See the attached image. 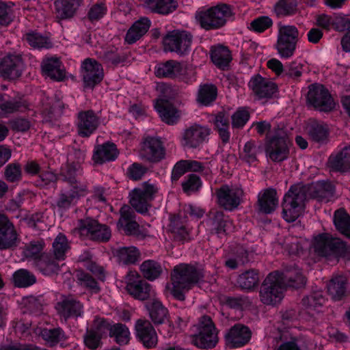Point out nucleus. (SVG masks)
<instances>
[{
  "label": "nucleus",
  "instance_id": "5701e85b",
  "mask_svg": "<svg viewBox=\"0 0 350 350\" xmlns=\"http://www.w3.org/2000/svg\"><path fill=\"white\" fill-rule=\"evenodd\" d=\"M136 338L146 348L154 347L158 342L157 332L150 321L139 319L135 325Z\"/></svg>",
  "mask_w": 350,
  "mask_h": 350
},
{
  "label": "nucleus",
  "instance_id": "2eb2a0df",
  "mask_svg": "<svg viewBox=\"0 0 350 350\" xmlns=\"http://www.w3.org/2000/svg\"><path fill=\"white\" fill-rule=\"evenodd\" d=\"M139 156L143 160L157 163L165 159V148L159 138L148 136L141 144Z\"/></svg>",
  "mask_w": 350,
  "mask_h": 350
},
{
  "label": "nucleus",
  "instance_id": "58836bf2",
  "mask_svg": "<svg viewBox=\"0 0 350 350\" xmlns=\"http://www.w3.org/2000/svg\"><path fill=\"white\" fill-rule=\"evenodd\" d=\"M37 269L44 275H51L57 273L59 270V266L57 259L52 256L43 254L35 261Z\"/></svg>",
  "mask_w": 350,
  "mask_h": 350
},
{
  "label": "nucleus",
  "instance_id": "e2e57ef3",
  "mask_svg": "<svg viewBox=\"0 0 350 350\" xmlns=\"http://www.w3.org/2000/svg\"><path fill=\"white\" fill-rule=\"evenodd\" d=\"M273 25L272 19L268 16H260L254 19L248 28L256 33H262Z\"/></svg>",
  "mask_w": 350,
  "mask_h": 350
},
{
  "label": "nucleus",
  "instance_id": "b1692460",
  "mask_svg": "<svg viewBox=\"0 0 350 350\" xmlns=\"http://www.w3.org/2000/svg\"><path fill=\"white\" fill-rule=\"evenodd\" d=\"M23 69V63L20 56L8 55L0 58V75L5 79H14L19 77Z\"/></svg>",
  "mask_w": 350,
  "mask_h": 350
},
{
  "label": "nucleus",
  "instance_id": "a19ab883",
  "mask_svg": "<svg viewBox=\"0 0 350 350\" xmlns=\"http://www.w3.org/2000/svg\"><path fill=\"white\" fill-rule=\"evenodd\" d=\"M109 336L119 345H127L131 339V333L128 327L120 323L112 324Z\"/></svg>",
  "mask_w": 350,
  "mask_h": 350
},
{
  "label": "nucleus",
  "instance_id": "f257e3e1",
  "mask_svg": "<svg viewBox=\"0 0 350 350\" xmlns=\"http://www.w3.org/2000/svg\"><path fill=\"white\" fill-rule=\"evenodd\" d=\"M334 191L333 185L325 180L311 185H292L283 198L282 218L288 223L295 221L304 211L306 202L309 198L323 201L332 196Z\"/></svg>",
  "mask_w": 350,
  "mask_h": 350
},
{
  "label": "nucleus",
  "instance_id": "6e6552de",
  "mask_svg": "<svg viewBox=\"0 0 350 350\" xmlns=\"http://www.w3.org/2000/svg\"><path fill=\"white\" fill-rule=\"evenodd\" d=\"M158 193L159 188L156 185L144 182L140 187L129 192V203L136 212L145 215L148 212L151 202Z\"/></svg>",
  "mask_w": 350,
  "mask_h": 350
},
{
  "label": "nucleus",
  "instance_id": "774afa93",
  "mask_svg": "<svg viewBox=\"0 0 350 350\" xmlns=\"http://www.w3.org/2000/svg\"><path fill=\"white\" fill-rule=\"evenodd\" d=\"M4 176L8 182H18L22 178V170L21 165L18 163H12L8 164L5 168Z\"/></svg>",
  "mask_w": 350,
  "mask_h": 350
},
{
  "label": "nucleus",
  "instance_id": "a878e982",
  "mask_svg": "<svg viewBox=\"0 0 350 350\" xmlns=\"http://www.w3.org/2000/svg\"><path fill=\"white\" fill-rule=\"evenodd\" d=\"M55 309L57 313L65 319L81 317L83 313V304L71 296L65 297L57 303Z\"/></svg>",
  "mask_w": 350,
  "mask_h": 350
},
{
  "label": "nucleus",
  "instance_id": "6e6d98bb",
  "mask_svg": "<svg viewBox=\"0 0 350 350\" xmlns=\"http://www.w3.org/2000/svg\"><path fill=\"white\" fill-rule=\"evenodd\" d=\"M78 284L92 293H98L100 288L97 281L89 273L81 271L77 275Z\"/></svg>",
  "mask_w": 350,
  "mask_h": 350
},
{
  "label": "nucleus",
  "instance_id": "4be33fe9",
  "mask_svg": "<svg viewBox=\"0 0 350 350\" xmlns=\"http://www.w3.org/2000/svg\"><path fill=\"white\" fill-rule=\"evenodd\" d=\"M99 118L93 110L81 111L77 115V133L83 137L92 135L99 125Z\"/></svg>",
  "mask_w": 350,
  "mask_h": 350
},
{
  "label": "nucleus",
  "instance_id": "680f3d73",
  "mask_svg": "<svg viewBox=\"0 0 350 350\" xmlns=\"http://www.w3.org/2000/svg\"><path fill=\"white\" fill-rule=\"evenodd\" d=\"M297 44L277 38L275 49L281 58L288 59L291 57L296 50Z\"/></svg>",
  "mask_w": 350,
  "mask_h": 350
},
{
  "label": "nucleus",
  "instance_id": "7c9ffc66",
  "mask_svg": "<svg viewBox=\"0 0 350 350\" xmlns=\"http://www.w3.org/2000/svg\"><path fill=\"white\" fill-rule=\"evenodd\" d=\"M150 21L143 17L135 21L128 29L124 37V41L129 44H133L139 40L149 29Z\"/></svg>",
  "mask_w": 350,
  "mask_h": 350
},
{
  "label": "nucleus",
  "instance_id": "338daca9",
  "mask_svg": "<svg viewBox=\"0 0 350 350\" xmlns=\"http://www.w3.org/2000/svg\"><path fill=\"white\" fill-rule=\"evenodd\" d=\"M307 348L308 344L303 338L291 337L289 340L284 341L278 350H304Z\"/></svg>",
  "mask_w": 350,
  "mask_h": 350
},
{
  "label": "nucleus",
  "instance_id": "473e14b6",
  "mask_svg": "<svg viewBox=\"0 0 350 350\" xmlns=\"http://www.w3.org/2000/svg\"><path fill=\"white\" fill-rule=\"evenodd\" d=\"M210 54L213 63L221 70H226L232 60L230 51L227 46L221 44L211 46Z\"/></svg>",
  "mask_w": 350,
  "mask_h": 350
},
{
  "label": "nucleus",
  "instance_id": "4468645a",
  "mask_svg": "<svg viewBox=\"0 0 350 350\" xmlns=\"http://www.w3.org/2000/svg\"><path fill=\"white\" fill-rule=\"evenodd\" d=\"M77 228L81 236H86L94 241H107L111 235V230L107 226L100 224L96 220L91 218L80 219Z\"/></svg>",
  "mask_w": 350,
  "mask_h": 350
},
{
  "label": "nucleus",
  "instance_id": "412c9836",
  "mask_svg": "<svg viewBox=\"0 0 350 350\" xmlns=\"http://www.w3.org/2000/svg\"><path fill=\"white\" fill-rule=\"evenodd\" d=\"M251 336L252 333L248 327L237 323L226 332L224 340L229 349H237L247 344Z\"/></svg>",
  "mask_w": 350,
  "mask_h": 350
},
{
  "label": "nucleus",
  "instance_id": "9d476101",
  "mask_svg": "<svg viewBox=\"0 0 350 350\" xmlns=\"http://www.w3.org/2000/svg\"><path fill=\"white\" fill-rule=\"evenodd\" d=\"M185 71L183 64L176 60H167L165 62L158 63L154 68V73L157 78L175 79L180 78L187 83H191L196 80V74L191 70L187 77L183 75Z\"/></svg>",
  "mask_w": 350,
  "mask_h": 350
},
{
  "label": "nucleus",
  "instance_id": "5fc2aeb1",
  "mask_svg": "<svg viewBox=\"0 0 350 350\" xmlns=\"http://www.w3.org/2000/svg\"><path fill=\"white\" fill-rule=\"evenodd\" d=\"M277 38L297 44L299 39V32L294 25H280Z\"/></svg>",
  "mask_w": 350,
  "mask_h": 350
},
{
  "label": "nucleus",
  "instance_id": "052dcab7",
  "mask_svg": "<svg viewBox=\"0 0 350 350\" xmlns=\"http://www.w3.org/2000/svg\"><path fill=\"white\" fill-rule=\"evenodd\" d=\"M297 0H280L276 3L275 10L278 15L291 16L297 11Z\"/></svg>",
  "mask_w": 350,
  "mask_h": 350
},
{
  "label": "nucleus",
  "instance_id": "39448f33",
  "mask_svg": "<svg viewBox=\"0 0 350 350\" xmlns=\"http://www.w3.org/2000/svg\"><path fill=\"white\" fill-rule=\"evenodd\" d=\"M291 146V142L286 131L283 128H274L266 136V156L275 163L286 161L289 157Z\"/></svg>",
  "mask_w": 350,
  "mask_h": 350
},
{
  "label": "nucleus",
  "instance_id": "2f4dec72",
  "mask_svg": "<svg viewBox=\"0 0 350 350\" xmlns=\"http://www.w3.org/2000/svg\"><path fill=\"white\" fill-rule=\"evenodd\" d=\"M154 107L163 122L171 125L177 122L179 117L178 111L167 100L157 99Z\"/></svg>",
  "mask_w": 350,
  "mask_h": 350
},
{
  "label": "nucleus",
  "instance_id": "72a5a7b5",
  "mask_svg": "<svg viewBox=\"0 0 350 350\" xmlns=\"http://www.w3.org/2000/svg\"><path fill=\"white\" fill-rule=\"evenodd\" d=\"M82 174V167L79 164H75V161H71V159H68V162L62 165L59 172L60 178L67 182L70 187L83 184L77 180V176Z\"/></svg>",
  "mask_w": 350,
  "mask_h": 350
},
{
  "label": "nucleus",
  "instance_id": "aec40b11",
  "mask_svg": "<svg viewBox=\"0 0 350 350\" xmlns=\"http://www.w3.org/2000/svg\"><path fill=\"white\" fill-rule=\"evenodd\" d=\"M81 74L85 88H93L101 82L104 73L102 65L96 60L87 58L81 64Z\"/></svg>",
  "mask_w": 350,
  "mask_h": 350
},
{
  "label": "nucleus",
  "instance_id": "37998d69",
  "mask_svg": "<svg viewBox=\"0 0 350 350\" xmlns=\"http://www.w3.org/2000/svg\"><path fill=\"white\" fill-rule=\"evenodd\" d=\"M217 96L216 86L213 84L206 83L200 86L197 100L204 106H208L216 100Z\"/></svg>",
  "mask_w": 350,
  "mask_h": 350
},
{
  "label": "nucleus",
  "instance_id": "13d9d810",
  "mask_svg": "<svg viewBox=\"0 0 350 350\" xmlns=\"http://www.w3.org/2000/svg\"><path fill=\"white\" fill-rule=\"evenodd\" d=\"M258 274L254 271H246L239 276L238 283L243 289L250 290L258 284Z\"/></svg>",
  "mask_w": 350,
  "mask_h": 350
},
{
  "label": "nucleus",
  "instance_id": "423d86ee",
  "mask_svg": "<svg viewBox=\"0 0 350 350\" xmlns=\"http://www.w3.org/2000/svg\"><path fill=\"white\" fill-rule=\"evenodd\" d=\"M233 14L230 5L220 3L216 6L198 11L196 18L203 29L212 30L224 27Z\"/></svg>",
  "mask_w": 350,
  "mask_h": 350
},
{
  "label": "nucleus",
  "instance_id": "f03ea898",
  "mask_svg": "<svg viewBox=\"0 0 350 350\" xmlns=\"http://www.w3.org/2000/svg\"><path fill=\"white\" fill-rule=\"evenodd\" d=\"M306 282L301 269L295 265L286 267L282 272L270 273L260 288V299L265 305L275 306L283 299L286 287L298 288L304 286Z\"/></svg>",
  "mask_w": 350,
  "mask_h": 350
},
{
  "label": "nucleus",
  "instance_id": "4c0bfd02",
  "mask_svg": "<svg viewBox=\"0 0 350 350\" xmlns=\"http://www.w3.org/2000/svg\"><path fill=\"white\" fill-rule=\"evenodd\" d=\"M28 108V102L22 98H12L0 103V109L4 115L23 112Z\"/></svg>",
  "mask_w": 350,
  "mask_h": 350
},
{
  "label": "nucleus",
  "instance_id": "a211bd4d",
  "mask_svg": "<svg viewBox=\"0 0 350 350\" xmlns=\"http://www.w3.org/2000/svg\"><path fill=\"white\" fill-rule=\"evenodd\" d=\"M20 242V235L13 222L8 217L0 213V250L16 247Z\"/></svg>",
  "mask_w": 350,
  "mask_h": 350
},
{
  "label": "nucleus",
  "instance_id": "f3484780",
  "mask_svg": "<svg viewBox=\"0 0 350 350\" xmlns=\"http://www.w3.org/2000/svg\"><path fill=\"white\" fill-rule=\"evenodd\" d=\"M125 280L126 291L135 299L143 301L154 295L151 285L141 280L137 271H130L126 275Z\"/></svg>",
  "mask_w": 350,
  "mask_h": 350
},
{
  "label": "nucleus",
  "instance_id": "f8f14e48",
  "mask_svg": "<svg viewBox=\"0 0 350 350\" xmlns=\"http://www.w3.org/2000/svg\"><path fill=\"white\" fill-rule=\"evenodd\" d=\"M211 134V129L204 125L193 124L185 128L180 136V143L184 148H198Z\"/></svg>",
  "mask_w": 350,
  "mask_h": 350
},
{
  "label": "nucleus",
  "instance_id": "6ab92c4d",
  "mask_svg": "<svg viewBox=\"0 0 350 350\" xmlns=\"http://www.w3.org/2000/svg\"><path fill=\"white\" fill-rule=\"evenodd\" d=\"M87 193V187L85 184H77L69 187L68 189H62L56 201V206L61 212L68 210L75 205L78 200Z\"/></svg>",
  "mask_w": 350,
  "mask_h": 350
},
{
  "label": "nucleus",
  "instance_id": "0e129e2a",
  "mask_svg": "<svg viewBox=\"0 0 350 350\" xmlns=\"http://www.w3.org/2000/svg\"><path fill=\"white\" fill-rule=\"evenodd\" d=\"M250 114L245 107L239 108L232 116V126L235 129L243 128L249 121Z\"/></svg>",
  "mask_w": 350,
  "mask_h": 350
},
{
  "label": "nucleus",
  "instance_id": "f704fd0d",
  "mask_svg": "<svg viewBox=\"0 0 350 350\" xmlns=\"http://www.w3.org/2000/svg\"><path fill=\"white\" fill-rule=\"evenodd\" d=\"M54 4L57 17L61 20L72 18L80 5L79 0H55Z\"/></svg>",
  "mask_w": 350,
  "mask_h": 350
},
{
  "label": "nucleus",
  "instance_id": "a18cd8bd",
  "mask_svg": "<svg viewBox=\"0 0 350 350\" xmlns=\"http://www.w3.org/2000/svg\"><path fill=\"white\" fill-rule=\"evenodd\" d=\"M40 336L42 339L51 347L59 342H64L66 340V335L61 327L43 329L40 332Z\"/></svg>",
  "mask_w": 350,
  "mask_h": 350
},
{
  "label": "nucleus",
  "instance_id": "ddd939ff",
  "mask_svg": "<svg viewBox=\"0 0 350 350\" xmlns=\"http://www.w3.org/2000/svg\"><path fill=\"white\" fill-rule=\"evenodd\" d=\"M247 85L252 95L258 100L272 98L278 92V87L275 83L260 74L252 76Z\"/></svg>",
  "mask_w": 350,
  "mask_h": 350
},
{
  "label": "nucleus",
  "instance_id": "bf43d9fd",
  "mask_svg": "<svg viewBox=\"0 0 350 350\" xmlns=\"http://www.w3.org/2000/svg\"><path fill=\"white\" fill-rule=\"evenodd\" d=\"M44 247L43 240L31 241L24 249V256L27 258H32L36 261L42 254Z\"/></svg>",
  "mask_w": 350,
  "mask_h": 350
},
{
  "label": "nucleus",
  "instance_id": "7ed1b4c3",
  "mask_svg": "<svg viewBox=\"0 0 350 350\" xmlns=\"http://www.w3.org/2000/svg\"><path fill=\"white\" fill-rule=\"evenodd\" d=\"M204 278L202 271L189 264H180L174 267L172 273L173 296L180 301L185 299V292Z\"/></svg>",
  "mask_w": 350,
  "mask_h": 350
},
{
  "label": "nucleus",
  "instance_id": "79ce46f5",
  "mask_svg": "<svg viewBox=\"0 0 350 350\" xmlns=\"http://www.w3.org/2000/svg\"><path fill=\"white\" fill-rule=\"evenodd\" d=\"M347 278L343 275L333 278L327 284V291L335 300H339L346 292Z\"/></svg>",
  "mask_w": 350,
  "mask_h": 350
},
{
  "label": "nucleus",
  "instance_id": "8fccbe9b",
  "mask_svg": "<svg viewBox=\"0 0 350 350\" xmlns=\"http://www.w3.org/2000/svg\"><path fill=\"white\" fill-rule=\"evenodd\" d=\"M260 147L255 141L247 142L240 152V159L248 164H252L258 160V155L260 153Z\"/></svg>",
  "mask_w": 350,
  "mask_h": 350
},
{
  "label": "nucleus",
  "instance_id": "9b49d317",
  "mask_svg": "<svg viewBox=\"0 0 350 350\" xmlns=\"http://www.w3.org/2000/svg\"><path fill=\"white\" fill-rule=\"evenodd\" d=\"M215 195L219 206L232 211L241 204L244 192L241 187L225 184L215 190Z\"/></svg>",
  "mask_w": 350,
  "mask_h": 350
},
{
  "label": "nucleus",
  "instance_id": "09e8293b",
  "mask_svg": "<svg viewBox=\"0 0 350 350\" xmlns=\"http://www.w3.org/2000/svg\"><path fill=\"white\" fill-rule=\"evenodd\" d=\"M334 223L342 234L350 239V216L344 209H339L335 212Z\"/></svg>",
  "mask_w": 350,
  "mask_h": 350
},
{
  "label": "nucleus",
  "instance_id": "cd10ccee",
  "mask_svg": "<svg viewBox=\"0 0 350 350\" xmlns=\"http://www.w3.org/2000/svg\"><path fill=\"white\" fill-rule=\"evenodd\" d=\"M231 224L229 218L222 211L211 213L206 221V226L210 232L218 236L225 234Z\"/></svg>",
  "mask_w": 350,
  "mask_h": 350
},
{
  "label": "nucleus",
  "instance_id": "864d4df0",
  "mask_svg": "<svg viewBox=\"0 0 350 350\" xmlns=\"http://www.w3.org/2000/svg\"><path fill=\"white\" fill-rule=\"evenodd\" d=\"M28 44L35 49H49L52 46L50 40L40 33L31 31L25 34Z\"/></svg>",
  "mask_w": 350,
  "mask_h": 350
},
{
  "label": "nucleus",
  "instance_id": "e433bc0d",
  "mask_svg": "<svg viewBox=\"0 0 350 350\" xmlns=\"http://www.w3.org/2000/svg\"><path fill=\"white\" fill-rule=\"evenodd\" d=\"M145 4L151 12L163 15L173 12L178 6L175 0H146Z\"/></svg>",
  "mask_w": 350,
  "mask_h": 350
},
{
  "label": "nucleus",
  "instance_id": "bb28decb",
  "mask_svg": "<svg viewBox=\"0 0 350 350\" xmlns=\"http://www.w3.org/2000/svg\"><path fill=\"white\" fill-rule=\"evenodd\" d=\"M187 222V217L182 213L170 216L169 228L176 241L183 242L190 239Z\"/></svg>",
  "mask_w": 350,
  "mask_h": 350
},
{
  "label": "nucleus",
  "instance_id": "49530a36",
  "mask_svg": "<svg viewBox=\"0 0 350 350\" xmlns=\"http://www.w3.org/2000/svg\"><path fill=\"white\" fill-rule=\"evenodd\" d=\"M12 282L16 287L27 288L36 282V278L27 269H21L12 274Z\"/></svg>",
  "mask_w": 350,
  "mask_h": 350
},
{
  "label": "nucleus",
  "instance_id": "c756f323",
  "mask_svg": "<svg viewBox=\"0 0 350 350\" xmlns=\"http://www.w3.org/2000/svg\"><path fill=\"white\" fill-rule=\"evenodd\" d=\"M259 211L265 214L273 213L278 205L275 189L269 188L260 191L258 196Z\"/></svg>",
  "mask_w": 350,
  "mask_h": 350
},
{
  "label": "nucleus",
  "instance_id": "3c124183",
  "mask_svg": "<svg viewBox=\"0 0 350 350\" xmlns=\"http://www.w3.org/2000/svg\"><path fill=\"white\" fill-rule=\"evenodd\" d=\"M69 249L70 245L66 235L58 234L53 243V252L55 258L58 260H64Z\"/></svg>",
  "mask_w": 350,
  "mask_h": 350
},
{
  "label": "nucleus",
  "instance_id": "c85d7f7f",
  "mask_svg": "<svg viewBox=\"0 0 350 350\" xmlns=\"http://www.w3.org/2000/svg\"><path fill=\"white\" fill-rule=\"evenodd\" d=\"M118 153L116 146L113 143L107 142L95 147L92 159L96 163L103 164L115 161Z\"/></svg>",
  "mask_w": 350,
  "mask_h": 350
},
{
  "label": "nucleus",
  "instance_id": "0eeeda50",
  "mask_svg": "<svg viewBox=\"0 0 350 350\" xmlns=\"http://www.w3.org/2000/svg\"><path fill=\"white\" fill-rule=\"evenodd\" d=\"M218 330L211 318L202 316L197 325V332L192 335L191 342L202 349L214 348L218 342Z\"/></svg>",
  "mask_w": 350,
  "mask_h": 350
},
{
  "label": "nucleus",
  "instance_id": "c9c22d12",
  "mask_svg": "<svg viewBox=\"0 0 350 350\" xmlns=\"http://www.w3.org/2000/svg\"><path fill=\"white\" fill-rule=\"evenodd\" d=\"M215 130L217 132L223 144H227L230 141V121L229 117L224 112L217 113L213 120Z\"/></svg>",
  "mask_w": 350,
  "mask_h": 350
},
{
  "label": "nucleus",
  "instance_id": "4d7b16f0",
  "mask_svg": "<svg viewBox=\"0 0 350 350\" xmlns=\"http://www.w3.org/2000/svg\"><path fill=\"white\" fill-rule=\"evenodd\" d=\"M107 12V7L103 2H96L92 4L87 13V18L92 23H96L102 19Z\"/></svg>",
  "mask_w": 350,
  "mask_h": 350
},
{
  "label": "nucleus",
  "instance_id": "393cba45",
  "mask_svg": "<svg viewBox=\"0 0 350 350\" xmlns=\"http://www.w3.org/2000/svg\"><path fill=\"white\" fill-rule=\"evenodd\" d=\"M42 74L55 81H62L66 77L64 67L59 58L56 57H45L41 63Z\"/></svg>",
  "mask_w": 350,
  "mask_h": 350
},
{
  "label": "nucleus",
  "instance_id": "ea45409f",
  "mask_svg": "<svg viewBox=\"0 0 350 350\" xmlns=\"http://www.w3.org/2000/svg\"><path fill=\"white\" fill-rule=\"evenodd\" d=\"M115 256L118 261L123 265H133L139 260L140 252L134 246L122 247L116 250Z\"/></svg>",
  "mask_w": 350,
  "mask_h": 350
},
{
  "label": "nucleus",
  "instance_id": "1a4fd4ad",
  "mask_svg": "<svg viewBox=\"0 0 350 350\" xmlns=\"http://www.w3.org/2000/svg\"><path fill=\"white\" fill-rule=\"evenodd\" d=\"M193 41L191 33L185 30L175 29L167 32L163 38L165 51L184 55L191 51Z\"/></svg>",
  "mask_w": 350,
  "mask_h": 350
},
{
  "label": "nucleus",
  "instance_id": "69168bd1",
  "mask_svg": "<svg viewBox=\"0 0 350 350\" xmlns=\"http://www.w3.org/2000/svg\"><path fill=\"white\" fill-rule=\"evenodd\" d=\"M202 185L200 178L195 174H190L187 176L181 184L183 190L186 193H190L199 190Z\"/></svg>",
  "mask_w": 350,
  "mask_h": 350
},
{
  "label": "nucleus",
  "instance_id": "de8ad7c7",
  "mask_svg": "<svg viewBox=\"0 0 350 350\" xmlns=\"http://www.w3.org/2000/svg\"><path fill=\"white\" fill-rule=\"evenodd\" d=\"M149 314L154 324H162L167 318L168 311L158 299H154L148 306Z\"/></svg>",
  "mask_w": 350,
  "mask_h": 350
},
{
  "label": "nucleus",
  "instance_id": "603ef678",
  "mask_svg": "<svg viewBox=\"0 0 350 350\" xmlns=\"http://www.w3.org/2000/svg\"><path fill=\"white\" fill-rule=\"evenodd\" d=\"M325 301L322 292L316 291L305 297L302 299V304L307 310L310 311H319Z\"/></svg>",
  "mask_w": 350,
  "mask_h": 350
},
{
  "label": "nucleus",
  "instance_id": "20e7f679",
  "mask_svg": "<svg viewBox=\"0 0 350 350\" xmlns=\"http://www.w3.org/2000/svg\"><path fill=\"white\" fill-rule=\"evenodd\" d=\"M312 247L315 254L325 258H343L350 260V247L338 238H334L328 233L318 234L314 238Z\"/></svg>",
  "mask_w": 350,
  "mask_h": 350
},
{
  "label": "nucleus",
  "instance_id": "dca6fc26",
  "mask_svg": "<svg viewBox=\"0 0 350 350\" xmlns=\"http://www.w3.org/2000/svg\"><path fill=\"white\" fill-rule=\"evenodd\" d=\"M307 100L311 105L321 111H330L335 106L329 91L319 84H313L310 86Z\"/></svg>",
  "mask_w": 350,
  "mask_h": 350
},
{
  "label": "nucleus",
  "instance_id": "c03bdc74",
  "mask_svg": "<svg viewBox=\"0 0 350 350\" xmlns=\"http://www.w3.org/2000/svg\"><path fill=\"white\" fill-rule=\"evenodd\" d=\"M140 271L145 278L153 281L161 275L163 269L159 262L153 260H146L141 264Z\"/></svg>",
  "mask_w": 350,
  "mask_h": 350
}]
</instances>
